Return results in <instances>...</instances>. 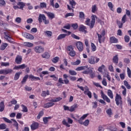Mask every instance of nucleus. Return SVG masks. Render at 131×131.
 <instances>
[{
	"label": "nucleus",
	"instance_id": "obj_1",
	"mask_svg": "<svg viewBox=\"0 0 131 131\" xmlns=\"http://www.w3.org/2000/svg\"><path fill=\"white\" fill-rule=\"evenodd\" d=\"M91 18V19L86 18L85 24L86 25H88V26H90V28H94V26H95V23H96V18H97V16L96 15H92Z\"/></svg>",
	"mask_w": 131,
	"mask_h": 131
},
{
	"label": "nucleus",
	"instance_id": "obj_2",
	"mask_svg": "<svg viewBox=\"0 0 131 131\" xmlns=\"http://www.w3.org/2000/svg\"><path fill=\"white\" fill-rule=\"evenodd\" d=\"M99 61H100V58L95 56H91L88 58L89 63L91 64V65L97 64V63L99 62Z\"/></svg>",
	"mask_w": 131,
	"mask_h": 131
},
{
	"label": "nucleus",
	"instance_id": "obj_3",
	"mask_svg": "<svg viewBox=\"0 0 131 131\" xmlns=\"http://www.w3.org/2000/svg\"><path fill=\"white\" fill-rule=\"evenodd\" d=\"M13 70L12 69H6L0 70V74H4V75H7L8 74H12L13 73Z\"/></svg>",
	"mask_w": 131,
	"mask_h": 131
},
{
	"label": "nucleus",
	"instance_id": "obj_4",
	"mask_svg": "<svg viewBox=\"0 0 131 131\" xmlns=\"http://www.w3.org/2000/svg\"><path fill=\"white\" fill-rule=\"evenodd\" d=\"M34 51L37 54H41L45 52V48L41 46H37L34 48Z\"/></svg>",
	"mask_w": 131,
	"mask_h": 131
},
{
	"label": "nucleus",
	"instance_id": "obj_5",
	"mask_svg": "<svg viewBox=\"0 0 131 131\" xmlns=\"http://www.w3.org/2000/svg\"><path fill=\"white\" fill-rule=\"evenodd\" d=\"M62 124H63V125H66V126H67V127H70V124H72V123H73V120L70 119V118H68V122L67 121H66V120L64 119L62 121Z\"/></svg>",
	"mask_w": 131,
	"mask_h": 131
},
{
	"label": "nucleus",
	"instance_id": "obj_6",
	"mask_svg": "<svg viewBox=\"0 0 131 131\" xmlns=\"http://www.w3.org/2000/svg\"><path fill=\"white\" fill-rule=\"evenodd\" d=\"M115 101L117 106H118L119 104H122V100H121V96H120V95L117 94H116Z\"/></svg>",
	"mask_w": 131,
	"mask_h": 131
},
{
	"label": "nucleus",
	"instance_id": "obj_7",
	"mask_svg": "<svg viewBox=\"0 0 131 131\" xmlns=\"http://www.w3.org/2000/svg\"><path fill=\"white\" fill-rule=\"evenodd\" d=\"M76 46L79 52H82V51H83V45H82V42L78 41L77 42Z\"/></svg>",
	"mask_w": 131,
	"mask_h": 131
},
{
	"label": "nucleus",
	"instance_id": "obj_8",
	"mask_svg": "<svg viewBox=\"0 0 131 131\" xmlns=\"http://www.w3.org/2000/svg\"><path fill=\"white\" fill-rule=\"evenodd\" d=\"M71 34V32H68V34H60L58 37H57V40H60V39H63V38H65L67 35H70Z\"/></svg>",
	"mask_w": 131,
	"mask_h": 131
},
{
	"label": "nucleus",
	"instance_id": "obj_9",
	"mask_svg": "<svg viewBox=\"0 0 131 131\" xmlns=\"http://www.w3.org/2000/svg\"><path fill=\"white\" fill-rule=\"evenodd\" d=\"M101 98H102L103 100H105L106 102H107V103H110V102H111V101L110 100V99L108 98V96H107V95L104 94V92H103V91H101Z\"/></svg>",
	"mask_w": 131,
	"mask_h": 131
},
{
	"label": "nucleus",
	"instance_id": "obj_10",
	"mask_svg": "<svg viewBox=\"0 0 131 131\" xmlns=\"http://www.w3.org/2000/svg\"><path fill=\"white\" fill-rule=\"evenodd\" d=\"M22 35L24 36V37H26V38H28V39H34V37L30 34L27 33H23L22 34Z\"/></svg>",
	"mask_w": 131,
	"mask_h": 131
},
{
	"label": "nucleus",
	"instance_id": "obj_11",
	"mask_svg": "<svg viewBox=\"0 0 131 131\" xmlns=\"http://www.w3.org/2000/svg\"><path fill=\"white\" fill-rule=\"evenodd\" d=\"M46 15H45V14H40L39 15V16H38V22L39 23H40V24L41 23H42V21H43L44 20H45L46 19Z\"/></svg>",
	"mask_w": 131,
	"mask_h": 131
},
{
	"label": "nucleus",
	"instance_id": "obj_12",
	"mask_svg": "<svg viewBox=\"0 0 131 131\" xmlns=\"http://www.w3.org/2000/svg\"><path fill=\"white\" fill-rule=\"evenodd\" d=\"M15 61L16 64H21L22 63V56L20 55L16 56Z\"/></svg>",
	"mask_w": 131,
	"mask_h": 131
},
{
	"label": "nucleus",
	"instance_id": "obj_13",
	"mask_svg": "<svg viewBox=\"0 0 131 131\" xmlns=\"http://www.w3.org/2000/svg\"><path fill=\"white\" fill-rule=\"evenodd\" d=\"M55 105V103L53 102H50L47 103H45L43 107V108H50L51 107H53Z\"/></svg>",
	"mask_w": 131,
	"mask_h": 131
},
{
	"label": "nucleus",
	"instance_id": "obj_14",
	"mask_svg": "<svg viewBox=\"0 0 131 131\" xmlns=\"http://www.w3.org/2000/svg\"><path fill=\"white\" fill-rule=\"evenodd\" d=\"M97 35L99 43H101V42H104V41H105V37H103V36H102V35L99 34V33H97Z\"/></svg>",
	"mask_w": 131,
	"mask_h": 131
},
{
	"label": "nucleus",
	"instance_id": "obj_15",
	"mask_svg": "<svg viewBox=\"0 0 131 131\" xmlns=\"http://www.w3.org/2000/svg\"><path fill=\"white\" fill-rule=\"evenodd\" d=\"M110 42L111 43H117L118 42V39L114 36L111 37L110 38Z\"/></svg>",
	"mask_w": 131,
	"mask_h": 131
},
{
	"label": "nucleus",
	"instance_id": "obj_16",
	"mask_svg": "<svg viewBox=\"0 0 131 131\" xmlns=\"http://www.w3.org/2000/svg\"><path fill=\"white\" fill-rule=\"evenodd\" d=\"M89 116V114H86L83 115L79 120L78 122L80 123V124H82V121L84 120L86 117Z\"/></svg>",
	"mask_w": 131,
	"mask_h": 131
},
{
	"label": "nucleus",
	"instance_id": "obj_17",
	"mask_svg": "<svg viewBox=\"0 0 131 131\" xmlns=\"http://www.w3.org/2000/svg\"><path fill=\"white\" fill-rule=\"evenodd\" d=\"M37 128H38V124L37 122L33 123L31 125L32 130H35Z\"/></svg>",
	"mask_w": 131,
	"mask_h": 131
},
{
	"label": "nucleus",
	"instance_id": "obj_18",
	"mask_svg": "<svg viewBox=\"0 0 131 131\" xmlns=\"http://www.w3.org/2000/svg\"><path fill=\"white\" fill-rule=\"evenodd\" d=\"M63 81L65 83V84H68L69 83V80H68V75L67 74H64L63 75Z\"/></svg>",
	"mask_w": 131,
	"mask_h": 131
},
{
	"label": "nucleus",
	"instance_id": "obj_19",
	"mask_svg": "<svg viewBox=\"0 0 131 131\" xmlns=\"http://www.w3.org/2000/svg\"><path fill=\"white\" fill-rule=\"evenodd\" d=\"M11 120L14 122L13 126L16 128V130H19V124L17 121L14 119H11Z\"/></svg>",
	"mask_w": 131,
	"mask_h": 131
},
{
	"label": "nucleus",
	"instance_id": "obj_20",
	"mask_svg": "<svg viewBox=\"0 0 131 131\" xmlns=\"http://www.w3.org/2000/svg\"><path fill=\"white\" fill-rule=\"evenodd\" d=\"M62 100V97H57V98H54L52 99H51L50 100V102H53V103H56L57 102H59V101H61Z\"/></svg>",
	"mask_w": 131,
	"mask_h": 131
},
{
	"label": "nucleus",
	"instance_id": "obj_21",
	"mask_svg": "<svg viewBox=\"0 0 131 131\" xmlns=\"http://www.w3.org/2000/svg\"><path fill=\"white\" fill-rule=\"evenodd\" d=\"M93 70H94V68H90L89 74L91 78H94L95 76H96V74H95V72L93 71Z\"/></svg>",
	"mask_w": 131,
	"mask_h": 131
},
{
	"label": "nucleus",
	"instance_id": "obj_22",
	"mask_svg": "<svg viewBox=\"0 0 131 131\" xmlns=\"http://www.w3.org/2000/svg\"><path fill=\"white\" fill-rule=\"evenodd\" d=\"M85 29H86V28L82 25H81L79 28V31H82V32L86 33V30H85Z\"/></svg>",
	"mask_w": 131,
	"mask_h": 131
},
{
	"label": "nucleus",
	"instance_id": "obj_23",
	"mask_svg": "<svg viewBox=\"0 0 131 131\" xmlns=\"http://www.w3.org/2000/svg\"><path fill=\"white\" fill-rule=\"evenodd\" d=\"M78 105H77V104H74V105H73L72 106L70 107V112H73V111H74V110H75L76 108H78Z\"/></svg>",
	"mask_w": 131,
	"mask_h": 131
},
{
	"label": "nucleus",
	"instance_id": "obj_24",
	"mask_svg": "<svg viewBox=\"0 0 131 131\" xmlns=\"http://www.w3.org/2000/svg\"><path fill=\"white\" fill-rule=\"evenodd\" d=\"M46 14H47V16L49 17L50 19H54L55 18V14L51 13V12H46Z\"/></svg>",
	"mask_w": 131,
	"mask_h": 131
},
{
	"label": "nucleus",
	"instance_id": "obj_25",
	"mask_svg": "<svg viewBox=\"0 0 131 131\" xmlns=\"http://www.w3.org/2000/svg\"><path fill=\"white\" fill-rule=\"evenodd\" d=\"M41 57L44 59H49L50 57V53L48 52H45L41 55Z\"/></svg>",
	"mask_w": 131,
	"mask_h": 131
},
{
	"label": "nucleus",
	"instance_id": "obj_26",
	"mask_svg": "<svg viewBox=\"0 0 131 131\" xmlns=\"http://www.w3.org/2000/svg\"><path fill=\"white\" fill-rule=\"evenodd\" d=\"M29 77L31 79L32 81L33 80H40V78L39 77H35L32 75H30Z\"/></svg>",
	"mask_w": 131,
	"mask_h": 131
},
{
	"label": "nucleus",
	"instance_id": "obj_27",
	"mask_svg": "<svg viewBox=\"0 0 131 131\" xmlns=\"http://www.w3.org/2000/svg\"><path fill=\"white\" fill-rule=\"evenodd\" d=\"M88 69V66H81L76 69V71H81L82 70H85Z\"/></svg>",
	"mask_w": 131,
	"mask_h": 131
},
{
	"label": "nucleus",
	"instance_id": "obj_28",
	"mask_svg": "<svg viewBox=\"0 0 131 131\" xmlns=\"http://www.w3.org/2000/svg\"><path fill=\"white\" fill-rule=\"evenodd\" d=\"M113 61L115 64H118V55H116L113 58Z\"/></svg>",
	"mask_w": 131,
	"mask_h": 131
},
{
	"label": "nucleus",
	"instance_id": "obj_29",
	"mask_svg": "<svg viewBox=\"0 0 131 131\" xmlns=\"http://www.w3.org/2000/svg\"><path fill=\"white\" fill-rule=\"evenodd\" d=\"M20 75H21V72H19L16 73L14 77V80H18V79H19V78L20 77Z\"/></svg>",
	"mask_w": 131,
	"mask_h": 131
},
{
	"label": "nucleus",
	"instance_id": "obj_30",
	"mask_svg": "<svg viewBox=\"0 0 131 131\" xmlns=\"http://www.w3.org/2000/svg\"><path fill=\"white\" fill-rule=\"evenodd\" d=\"M46 36H48V37H51L52 35H53V33L50 31H46L44 32Z\"/></svg>",
	"mask_w": 131,
	"mask_h": 131
},
{
	"label": "nucleus",
	"instance_id": "obj_31",
	"mask_svg": "<svg viewBox=\"0 0 131 131\" xmlns=\"http://www.w3.org/2000/svg\"><path fill=\"white\" fill-rule=\"evenodd\" d=\"M0 112H3L5 109V102L2 101L0 103Z\"/></svg>",
	"mask_w": 131,
	"mask_h": 131
},
{
	"label": "nucleus",
	"instance_id": "obj_32",
	"mask_svg": "<svg viewBox=\"0 0 131 131\" xmlns=\"http://www.w3.org/2000/svg\"><path fill=\"white\" fill-rule=\"evenodd\" d=\"M107 96H108L110 98L113 99V92H112V91H111V90H107Z\"/></svg>",
	"mask_w": 131,
	"mask_h": 131
},
{
	"label": "nucleus",
	"instance_id": "obj_33",
	"mask_svg": "<svg viewBox=\"0 0 131 131\" xmlns=\"http://www.w3.org/2000/svg\"><path fill=\"white\" fill-rule=\"evenodd\" d=\"M24 46L25 47H28V48H31L33 47V43L29 42H25L24 43Z\"/></svg>",
	"mask_w": 131,
	"mask_h": 131
},
{
	"label": "nucleus",
	"instance_id": "obj_34",
	"mask_svg": "<svg viewBox=\"0 0 131 131\" xmlns=\"http://www.w3.org/2000/svg\"><path fill=\"white\" fill-rule=\"evenodd\" d=\"M81 62V61L80 60L78 59L75 62H72L71 65H73L74 66H76L77 65H79V64Z\"/></svg>",
	"mask_w": 131,
	"mask_h": 131
},
{
	"label": "nucleus",
	"instance_id": "obj_35",
	"mask_svg": "<svg viewBox=\"0 0 131 131\" xmlns=\"http://www.w3.org/2000/svg\"><path fill=\"white\" fill-rule=\"evenodd\" d=\"M17 6H18V7H19V9H23V8H24V7H25V3H24L23 2H18L17 3Z\"/></svg>",
	"mask_w": 131,
	"mask_h": 131
},
{
	"label": "nucleus",
	"instance_id": "obj_36",
	"mask_svg": "<svg viewBox=\"0 0 131 131\" xmlns=\"http://www.w3.org/2000/svg\"><path fill=\"white\" fill-rule=\"evenodd\" d=\"M8 47V43H4L2 45H1L0 47V50L1 51H4V50L6 49V48Z\"/></svg>",
	"mask_w": 131,
	"mask_h": 131
},
{
	"label": "nucleus",
	"instance_id": "obj_37",
	"mask_svg": "<svg viewBox=\"0 0 131 131\" xmlns=\"http://www.w3.org/2000/svg\"><path fill=\"white\" fill-rule=\"evenodd\" d=\"M51 119H52V117H51L43 118V121L45 124H47L48 122H49V120Z\"/></svg>",
	"mask_w": 131,
	"mask_h": 131
},
{
	"label": "nucleus",
	"instance_id": "obj_38",
	"mask_svg": "<svg viewBox=\"0 0 131 131\" xmlns=\"http://www.w3.org/2000/svg\"><path fill=\"white\" fill-rule=\"evenodd\" d=\"M49 95H50V92H49V91L42 92V93H41L42 97H47V96H49Z\"/></svg>",
	"mask_w": 131,
	"mask_h": 131
},
{
	"label": "nucleus",
	"instance_id": "obj_39",
	"mask_svg": "<svg viewBox=\"0 0 131 131\" xmlns=\"http://www.w3.org/2000/svg\"><path fill=\"white\" fill-rule=\"evenodd\" d=\"M124 85H125V86H126V88L128 90H130V89H131L130 85H129V84H128V82L127 81H126V80L124 81Z\"/></svg>",
	"mask_w": 131,
	"mask_h": 131
},
{
	"label": "nucleus",
	"instance_id": "obj_40",
	"mask_svg": "<svg viewBox=\"0 0 131 131\" xmlns=\"http://www.w3.org/2000/svg\"><path fill=\"white\" fill-rule=\"evenodd\" d=\"M28 79V75H26L23 79L21 83L22 84H24L26 81H27V79Z\"/></svg>",
	"mask_w": 131,
	"mask_h": 131
},
{
	"label": "nucleus",
	"instance_id": "obj_41",
	"mask_svg": "<svg viewBox=\"0 0 131 131\" xmlns=\"http://www.w3.org/2000/svg\"><path fill=\"white\" fill-rule=\"evenodd\" d=\"M91 49L92 50L93 52H96V50H97V47H96V45H95V44L93 42H91Z\"/></svg>",
	"mask_w": 131,
	"mask_h": 131
},
{
	"label": "nucleus",
	"instance_id": "obj_42",
	"mask_svg": "<svg viewBox=\"0 0 131 131\" xmlns=\"http://www.w3.org/2000/svg\"><path fill=\"white\" fill-rule=\"evenodd\" d=\"M21 107L23 108V112H28V109L27 108V107L26 106L21 104Z\"/></svg>",
	"mask_w": 131,
	"mask_h": 131
},
{
	"label": "nucleus",
	"instance_id": "obj_43",
	"mask_svg": "<svg viewBox=\"0 0 131 131\" xmlns=\"http://www.w3.org/2000/svg\"><path fill=\"white\" fill-rule=\"evenodd\" d=\"M1 66L3 67H8L10 66V62H1Z\"/></svg>",
	"mask_w": 131,
	"mask_h": 131
},
{
	"label": "nucleus",
	"instance_id": "obj_44",
	"mask_svg": "<svg viewBox=\"0 0 131 131\" xmlns=\"http://www.w3.org/2000/svg\"><path fill=\"white\" fill-rule=\"evenodd\" d=\"M47 8V4L45 2L40 3V9H43Z\"/></svg>",
	"mask_w": 131,
	"mask_h": 131
},
{
	"label": "nucleus",
	"instance_id": "obj_45",
	"mask_svg": "<svg viewBox=\"0 0 131 131\" xmlns=\"http://www.w3.org/2000/svg\"><path fill=\"white\" fill-rule=\"evenodd\" d=\"M123 23H121L120 21H117V24L119 27V28H122V26H123Z\"/></svg>",
	"mask_w": 131,
	"mask_h": 131
},
{
	"label": "nucleus",
	"instance_id": "obj_46",
	"mask_svg": "<svg viewBox=\"0 0 131 131\" xmlns=\"http://www.w3.org/2000/svg\"><path fill=\"white\" fill-rule=\"evenodd\" d=\"M69 73L71 75H76V74H77V73H76V72H75V71L72 70H70L69 71Z\"/></svg>",
	"mask_w": 131,
	"mask_h": 131
},
{
	"label": "nucleus",
	"instance_id": "obj_47",
	"mask_svg": "<svg viewBox=\"0 0 131 131\" xmlns=\"http://www.w3.org/2000/svg\"><path fill=\"white\" fill-rule=\"evenodd\" d=\"M69 54L71 57H75V55H76V52L74 50H73V51H71L69 52Z\"/></svg>",
	"mask_w": 131,
	"mask_h": 131
},
{
	"label": "nucleus",
	"instance_id": "obj_48",
	"mask_svg": "<svg viewBox=\"0 0 131 131\" xmlns=\"http://www.w3.org/2000/svg\"><path fill=\"white\" fill-rule=\"evenodd\" d=\"M97 10H98V8H97V6L96 5L92 6V13H96Z\"/></svg>",
	"mask_w": 131,
	"mask_h": 131
},
{
	"label": "nucleus",
	"instance_id": "obj_49",
	"mask_svg": "<svg viewBox=\"0 0 131 131\" xmlns=\"http://www.w3.org/2000/svg\"><path fill=\"white\" fill-rule=\"evenodd\" d=\"M5 39H7V40H8L9 42H11V43L13 42V41H12L13 39H12V38L9 36H5Z\"/></svg>",
	"mask_w": 131,
	"mask_h": 131
},
{
	"label": "nucleus",
	"instance_id": "obj_50",
	"mask_svg": "<svg viewBox=\"0 0 131 131\" xmlns=\"http://www.w3.org/2000/svg\"><path fill=\"white\" fill-rule=\"evenodd\" d=\"M121 88L124 90L122 91V94L123 95V96H125V95H126V88H125V86H124V85H122Z\"/></svg>",
	"mask_w": 131,
	"mask_h": 131
},
{
	"label": "nucleus",
	"instance_id": "obj_51",
	"mask_svg": "<svg viewBox=\"0 0 131 131\" xmlns=\"http://www.w3.org/2000/svg\"><path fill=\"white\" fill-rule=\"evenodd\" d=\"M3 119L5 121V122H7V123H12V122L11 120H9V119L6 118V117H3Z\"/></svg>",
	"mask_w": 131,
	"mask_h": 131
},
{
	"label": "nucleus",
	"instance_id": "obj_52",
	"mask_svg": "<svg viewBox=\"0 0 131 131\" xmlns=\"http://www.w3.org/2000/svg\"><path fill=\"white\" fill-rule=\"evenodd\" d=\"M70 4L72 6V8H74L75 7V5H76V3L74 0H72L70 1Z\"/></svg>",
	"mask_w": 131,
	"mask_h": 131
},
{
	"label": "nucleus",
	"instance_id": "obj_53",
	"mask_svg": "<svg viewBox=\"0 0 131 131\" xmlns=\"http://www.w3.org/2000/svg\"><path fill=\"white\" fill-rule=\"evenodd\" d=\"M124 38L125 42H129V39H130V38L129 37V36L127 35H125Z\"/></svg>",
	"mask_w": 131,
	"mask_h": 131
},
{
	"label": "nucleus",
	"instance_id": "obj_54",
	"mask_svg": "<svg viewBox=\"0 0 131 131\" xmlns=\"http://www.w3.org/2000/svg\"><path fill=\"white\" fill-rule=\"evenodd\" d=\"M6 6V1L5 0H0V7H5Z\"/></svg>",
	"mask_w": 131,
	"mask_h": 131
},
{
	"label": "nucleus",
	"instance_id": "obj_55",
	"mask_svg": "<svg viewBox=\"0 0 131 131\" xmlns=\"http://www.w3.org/2000/svg\"><path fill=\"white\" fill-rule=\"evenodd\" d=\"M43 115V111H41L39 113L38 116H37V119H40V117H41V116H42Z\"/></svg>",
	"mask_w": 131,
	"mask_h": 131
},
{
	"label": "nucleus",
	"instance_id": "obj_56",
	"mask_svg": "<svg viewBox=\"0 0 131 131\" xmlns=\"http://www.w3.org/2000/svg\"><path fill=\"white\" fill-rule=\"evenodd\" d=\"M89 123H90V120L87 119L85 120L84 122H82V124H83L84 126H88V125H89Z\"/></svg>",
	"mask_w": 131,
	"mask_h": 131
},
{
	"label": "nucleus",
	"instance_id": "obj_57",
	"mask_svg": "<svg viewBox=\"0 0 131 131\" xmlns=\"http://www.w3.org/2000/svg\"><path fill=\"white\" fill-rule=\"evenodd\" d=\"M106 113L110 116L112 115V110L111 108H108L106 111Z\"/></svg>",
	"mask_w": 131,
	"mask_h": 131
},
{
	"label": "nucleus",
	"instance_id": "obj_58",
	"mask_svg": "<svg viewBox=\"0 0 131 131\" xmlns=\"http://www.w3.org/2000/svg\"><path fill=\"white\" fill-rule=\"evenodd\" d=\"M6 127L7 125L4 123L0 124V129H6Z\"/></svg>",
	"mask_w": 131,
	"mask_h": 131
},
{
	"label": "nucleus",
	"instance_id": "obj_59",
	"mask_svg": "<svg viewBox=\"0 0 131 131\" xmlns=\"http://www.w3.org/2000/svg\"><path fill=\"white\" fill-rule=\"evenodd\" d=\"M127 73L128 74V77H129V78H130V77H131V71H130V69L128 67L127 68Z\"/></svg>",
	"mask_w": 131,
	"mask_h": 131
},
{
	"label": "nucleus",
	"instance_id": "obj_60",
	"mask_svg": "<svg viewBox=\"0 0 131 131\" xmlns=\"http://www.w3.org/2000/svg\"><path fill=\"white\" fill-rule=\"evenodd\" d=\"M68 51L69 53L70 52H72L73 51H74V49H73V46H69L68 47Z\"/></svg>",
	"mask_w": 131,
	"mask_h": 131
},
{
	"label": "nucleus",
	"instance_id": "obj_61",
	"mask_svg": "<svg viewBox=\"0 0 131 131\" xmlns=\"http://www.w3.org/2000/svg\"><path fill=\"white\" fill-rule=\"evenodd\" d=\"M92 108L93 109H96L97 108V107H98V103H97V102H92Z\"/></svg>",
	"mask_w": 131,
	"mask_h": 131
},
{
	"label": "nucleus",
	"instance_id": "obj_62",
	"mask_svg": "<svg viewBox=\"0 0 131 131\" xmlns=\"http://www.w3.org/2000/svg\"><path fill=\"white\" fill-rule=\"evenodd\" d=\"M105 68V66L104 64H102L101 67H99L98 68V71L99 72H102V70Z\"/></svg>",
	"mask_w": 131,
	"mask_h": 131
},
{
	"label": "nucleus",
	"instance_id": "obj_63",
	"mask_svg": "<svg viewBox=\"0 0 131 131\" xmlns=\"http://www.w3.org/2000/svg\"><path fill=\"white\" fill-rule=\"evenodd\" d=\"M59 61V57H56L52 59L53 63H57Z\"/></svg>",
	"mask_w": 131,
	"mask_h": 131
},
{
	"label": "nucleus",
	"instance_id": "obj_64",
	"mask_svg": "<svg viewBox=\"0 0 131 131\" xmlns=\"http://www.w3.org/2000/svg\"><path fill=\"white\" fill-rule=\"evenodd\" d=\"M74 16V13H67L66 15H65V18H67L68 17H70V16Z\"/></svg>",
	"mask_w": 131,
	"mask_h": 131
}]
</instances>
